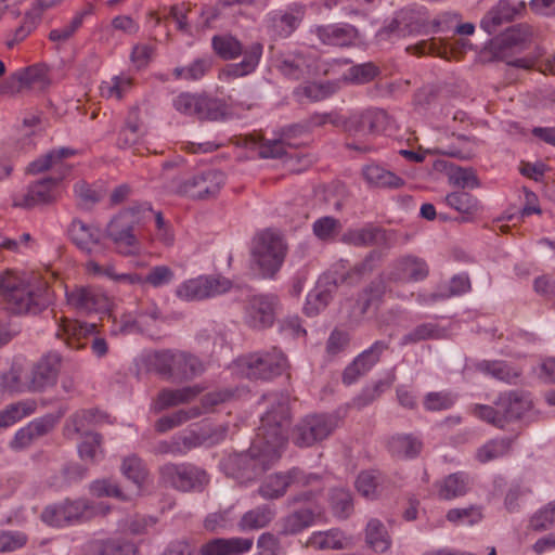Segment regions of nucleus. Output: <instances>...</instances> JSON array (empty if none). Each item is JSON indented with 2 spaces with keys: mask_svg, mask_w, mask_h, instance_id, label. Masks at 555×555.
Masks as SVG:
<instances>
[{
  "mask_svg": "<svg viewBox=\"0 0 555 555\" xmlns=\"http://www.w3.org/2000/svg\"><path fill=\"white\" fill-rule=\"evenodd\" d=\"M278 67L286 77L301 79L309 75L311 62L304 53L293 52L283 55Z\"/></svg>",
  "mask_w": 555,
  "mask_h": 555,
  "instance_id": "35",
  "label": "nucleus"
},
{
  "mask_svg": "<svg viewBox=\"0 0 555 555\" xmlns=\"http://www.w3.org/2000/svg\"><path fill=\"white\" fill-rule=\"evenodd\" d=\"M66 300L73 308L83 311H101L109 306V298L90 286H75L66 291Z\"/></svg>",
  "mask_w": 555,
  "mask_h": 555,
  "instance_id": "13",
  "label": "nucleus"
},
{
  "mask_svg": "<svg viewBox=\"0 0 555 555\" xmlns=\"http://www.w3.org/2000/svg\"><path fill=\"white\" fill-rule=\"evenodd\" d=\"M314 485H321L320 475L307 474L294 467L285 473L267 476L262 480L258 493L266 500H276L284 496L291 486L308 488Z\"/></svg>",
  "mask_w": 555,
  "mask_h": 555,
  "instance_id": "8",
  "label": "nucleus"
},
{
  "mask_svg": "<svg viewBox=\"0 0 555 555\" xmlns=\"http://www.w3.org/2000/svg\"><path fill=\"white\" fill-rule=\"evenodd\" d=\"M532 38L531 27L526 24H518L506 29L490 42V51L495 60L506 62L507 65L530 69L533 62L529 59L511 57L527 48Z\"/></svg>",
  "mask_w": 555,
  "mask_h": 555,
  "instance_id": "6",
  "label": "nucleus"
},
{
  "mask_svg": "<svg viewBox=\"0 0 555 555\" xmlns=\"http://www.w3.org/2000/svg\"><path fill=\"white\" fill-rule=\"evenodd\" d=\"M291 425V409L286 402H279L262 417L256 437L246 454H240L235 462L244 469L250 468L254 474L243 475L247 479L255 477L271 467L280 457L287 442Z\"/></svg>",
  "mask_w": 555,
  "mask_h": 555,
  "instance_id": "1",
  "label": "nucleus"
},
{
  "mask_svg": "<svg viewBox=\"0 0 555 555\" xmlns=\"http://www.w3.org/2000/svg\"><path fill=\"white\" fill-rule=\"evenodd\" d=\"M449 181L461 189H477L480 182L472 168L452 167L449 172Z\"/></svg>",
  "mask_w": 555,
  "mask_h": 555,
  "instance_id": "59",
  "label": "nucleus"
},
{
  "mask_svg": "<svg viewBox=\"0 0 555 555\" xmlns=\"http://www.w3.org/2000/svg\"><path fill=\"white\" fill-rule=\"evenodd\" d=\"M206 278L190 279L178 286L176 294L182 300H201L207 298Z\"/></svg>",
  "mask_w": 555,
  "mask_h": 555,
  "instance_id": "50",
  "label": "nucleus"
},
{
  "mask_svg": "<svg viewBox=\"0 0 555 555\" xmlns=\"http://www.w3.org/2000/svg\"><path fill=\"white\" fill-rule=\"evenodd\" d=\"M138 546L127 540L112 539L101 543L98 555H138Z\"/></svg>",
  "mask_w": 555,
  "mask_h": 555,
  "instance_id": "58",
  "label": "nucleus"
},
{
  "mask_svg": "<svg viewBox=\"0 0 555 555\" xmlns=\"http://www.w3.org/2000/svg\"><path fill=\"white\" fill-rule=\"evenodd\" d=\"M133 80L128 76H115L109 81H104L101 86V93L106 98L120 100L124 93L132 88Z\"/></svg>",
  "mask_w": 555,
  "mask_h": 555,
  "instance_id": "60",
  "label": "nucleus"
},
{
  "mask_svg": "<svg viewBox=\"0 0 555 555\" xmlns=\"http://www.w3.org/2000/svg\"><path fill=\"white\" fill-rule=\"evenodd\" d=\"M312 487L314 489L299 492L289 499L291 504L308 505L294 509L282 519L283 534H298L324 519V507L317 501L324 490L323 478L321 477V485Z\"/></svg>",
  "mask_w": 555,
  "mask_h": 555,
  "instance_id": "4",
  "label": "nucleus"
},
{
  "mask_svg": "<svg viewBox=\"0 0 555 555\" xmlns=\"http://www.w3.org/2000/svg\"><path fill=\"white\" fill-rule=\"evenodd\" d=\"M275 514V509L270 505L256 506L242 515L237 527L243 532L263 529L272 522Z\"/></svg>",
  "mask_w": 555,
  "mask_h": 555,
  "instance_id": "30",
  "label": "nucleus"
},
{
  "mask_svg": "<svg viewBox=\"0 0 555 555\" xmlns=\"http://www.w3.org/2000/svg\"><path fill=\"white\" fill-rule=\"evenodd\" d=\"M386 288V282L382 276L376 278L365 286L359 293L354 305L359 315H364L373 307L377 309L384 301Z\"/></svg>",
  "mask_w": 555,
  "mask_h": 555,
  "instance_id": "27",
  "label": "nucleus"
},
{
  "mask_svg": "<svg viewBox=\"0 0 555 555\" xmlns=\"http://www.w3.org/2000/svg\"><path fill=\"white\" fill-rule=\"evenodd\" d=\"M48 83L46 68L38 65L29 66L23 72L12 76L10 81L1 87L0 93L12 95L15 92H22L24 89H43Z\"/></svg>",
  "mask_w": 555,
  "mask_h": 555,
  "instance_id": "14",
  "label": "nucleus"
},
{
  "mask_svg": "<svg viewBox=\"0 0 555 555\" xmlns=\"http://www.w3.org/2000/svg\"><path fill=\"white\" fill-rule=\"evenodd\" d=\"M278 298L273 295H255L248 299L246 312L249 324L255 328L271 326L278 306Z\"/></svg>",
  "mask_w": 555,
  "mask_h": 555,
  "instance_id": "15",
  "label": "nucleus"
},
{
  "mask_svg": "<svg viewBox=\"0 0 555 555\" xmlns=\"http://www.w3.org/2000/svg\"><path fill=\"white\" fill-rule=\"evenodd\" d=\"M323 44L348 47L358 38V29L352 25H323L314 30Z\"/></svg>",
  "mask_w": 555,
  "mask_h": 555,
  "instance_id": "24",
  "label": "nucleus"
},
{
  "mask_svg": "<svg viewBox=\"0 0 555 555\" xmlns=\"http://www.w3.org/2000/svg\"><path fill=\"white\" fill-rule=\"evenodd\" d=\"M175 361L176 351L172 350L154 351L146 357L149 370L165 378L175 376Z\"/></svg>",
  "mask_w": 555,
  "mask_h": 555,
  "instance_id": "41",
  "label": "nucleus"
},
{
  "mask_svg": "<svg viewBox=\"0 0 555 555\" xmlns=\"http://www.w3.org/2000/svg\"><path fill=\"white\" fill-rule=\"evenodd\" d=\"M444 337V331L433 323H424L416 326L402 338L403 345L416 344L422 340L440 339Z\"/></svg>",
  "mask_w": 555,
  "mask_h": 555,
  "instance_id": "53",
  "label": "nucleus"
},
{
  "mask_svg": "<svg viewBox=\"0 0 555 555\" xmlns=\"http://www.w3.org/2000/svg\"><path fill=\"white\" fill-rule=\"evenodd\" d=\"M223 183L220 171L208 169L175 180L172 191L191 199H209L217 196Z\"/></svg>",
  "mask_w": 555,
  "mask_h": 555,
  "instance_id": "7",
  "label": "nucleus"
},
{
  "mask_svg": "<svg viewBox=\"0 0 555 555\" xmlns=\"http://www.w3.org/2000/svg\"><path fill=\"white\" fill-rule=\"evenodd\" d=\"M441 500H453L465 495L469 490V478L465 473L450 474L436 483Z\"/></svg>",
  "mask_w": 555,
  "mask_h": 555,
  "instance_id": "33",
  "label": "nucleus"
},
{
  "mask_svg": "<svg viewBox=\"0 0 555 555\" xmlns=\"http://www.w3.org/2000/svg\"><path fill=\"white\" fill-rule=\"evenodd\" d=\"M398 268L403 275L412 281L424 280L428 275V268L423 259L406 256L398 261Z\"/></svg>",
  "mask_w": 555,
  "mask_h": 555,
  "instance_id": "55",
  "label": "nucleus"
},
{
  "mask_svg": "<svg viewBox=\"0 0 555 555\" xmlns=\"http://www.w3.org/2000/svg\"><path fill=\"white\" fill-rule=\"evenodd\" d=\"M387 114L383 109H367L347 117V132L351 134L374 133L385 127Z\"/></svg>",
  "mask_w": 555,
  "mask_h": 555,
  "instance_id": "22",
  "label": "nucleus"
},
{
  "mask_svg": "<svg viewBox=\"0 0 555 555\" xmlns=\"http://www.w3.org/2000/svg\"><path fill=\"white\" fill-rule=\"evenodd\" d=\"M330 504L335 516L347 518L353 512L351 493L344 488H334L330 493Z\"/></svg>",
  "mask_w": 555,
  "mask_h": 555,
  "instance_id": "49",
  "label": "nucleus"
},
{
  "mask_svg": "<svg viewBox=\"0 0 555 555\" xmlns=\"http://www.w3.org/2000/svg\"><path fill=\"white\" fill-rule=\"evenodd\" d=\"M240 364L249 378L271 379L283 372L286 358L278 348H272L270 351L251 353L241 359Z\"/></svg>",
  "mask_w": 555,
  "mask_h": 555,
  "instance_id": "10",
  "label": "nucleus"
},
{
  "mask_svg": "<svg viewBox=\"0 0 555 555\" xmlns=\"http://www.w3.org/2000/svg\"><path fill=\"white\" fill-rule=\"evenodd\" d=\"M495 405L500 406V413L505 425L522 417L532 408V402L528 395L522 391H508L500 395Z\"/></svg>",
  "mask_w": 555,
  "mask_h": 555,
  "instance_id": "19",
  "label": "nucleus"
},
{
  "mask_svg": "<svg viewBox=\"0 0 555 555\" xmlns=\"http://www.w3.org/2000/svg\"><path fill=\"white\" fill-rule=\"evenodd\" d=\"M341 223L334 217H322L312 224L313 234L321 241H333L340 232Z\"/></svg>",
  "mask_w": 555,
  "mask_h": 555,
  "instance_id": "56",
  "label": "nucleus"
},
{
  "mask_svg": "<svg viewBox=\"0 0 555 555\" xmlns=\"http://www.w3.org/2000/svg\"><path fill=\"white\" fill-rule=\"evenodd\" d=\"M204 389L205 388L199 385L185 386L177 389L164 388L157 393L154 400V410L160 412L180 404H188L194 401Z\"/></svg>",
  "mask_w": 555,
  "mask_h": 555,
  "instance_id": "20",
  "label": "nucleus"
},
{
  "mask_svg": "<svg viewBox=\"0 0 555 555\" xmlns=\"http://www.w3.org/2000/svg\"><path fill=\"white\" fill-rule=\"evenodd\" d=\"M0 294L16 313L37 314L51 302V289L43 279L14 270L0 274Z\"/></svg>",
  "mask_w": 555,
  "mask_h": 555,
  "instance_id": "2",
  "label": "nucleus"
},
{
  "mask_svg": "<svg viewBox=\"0 0 555 555\" xmlns=\"http://www.w3.org/2000/svg\"><path fill=\"white\" fill-rule=\"evenodd\" d=\"M423 443L412 435H396L388 441V449L393 456L409 459L418 455Z\"/></svg>",
  "mask_w": 555,
  "mask_h": 555,
  "instance_id": "38",
  "label": "nucleus"
},
{
  "mask_svg": "<svg viewBox=\"0 0 555 555\" xmlns=\"http://www.w3.org/2000/svg\"><path fill=\"white\" fill-rule=\"evenodd\" d=\"M337 426L338 421L333 415L309 414L294 427L292 440L297 447H311L326 439Z\"/></svg>",
  "mask_w": 555,
  "mask_h": 555,
  "instance_id": "9",
  "label": "nucleus"
},
{
  "mask_svg": "<svg viewBox=\"0 0 555 555\" xmlns=\"http://www.w3.org/2000/svg\"><path fill=\"white\" fill-rule=\"evenodd\" d=\"M555 525V501L538 511L530 519L529 528L544 531Z\"/></svg>",
  "mask_w": 555,
  "mask_h": 555,
  "instance_id": "64",
  "label": "nucleus"
},
{
  "mask_svg": "<svg viewBox=\"0 0 555 555\" xmlns=\"http://www.w3.org/2000/svg\"><path fill=\"white\" fill-rule=\"evenodd\" d=\"M75 154L76 152L68 147L50 151L42 157L30 163L28 171L34 175L41 173L57 166L64 158H68Z\"/></svg>",
  "mask_w": 555,
  "mask_h": 555,
  "instance_id": "45",
  "label": "nucleus"
},
{
  "mask_svg": "<svg viewBox=\"0 0 555 555\" xmlns=\"http://www.w3.org/2000/svg\"><path fill=\"white\" fill-rule=\"evenodd\" d=\"M383 480L380 473L375 470L361 472L356 480V488L365 498H374Z\"/></svg>",
  "mask_w": 555,
  "mask_h": 555,
  "instance_id": "57",
  "label": "nucleus"
},
{
  "mask_svg": "<svg viewBox=\"0 0 555 555\" xmlns=\"http://www.w3.org/2000/svg\"><path fill=\"white\" fill-rule=\"evenodd\" d=\"M261 54L262 44L259 42L253 43L244 52L243 61L241 63L227 65L221 72V77L225 79H235L253 73L259 63Z\"/></svg>",
  "mask_w": 555,
  "mask_h": 555,
  "instance_id": "28",
  "label": "nucleus"
},
{
  "mask_svg": "<svg viewBox=\"0 0 555 555\" xmlns=\"http://www.w3.org/2000/svg\"><path fill=\"white\" fill-rule=\"evenodd\" d=\"M37 409V402L33 399L22 400L9 404L0 411V427H9L22 418L31 415Z\"/></svg>",
  "mask_w": 555,
  "mask_h": 555,
  "instance_id": "40",
  "label": "nucleus"
},
{
  "mask_svg": "<svg viewBox=\"0 0 555 555\" xmlns=\"http://www.w3.org/2000/svg\"><path fill=\"white\" fill-rule=\"evenodd\" d=\"M143 134L144 125L140 108L139 106H132L125 120V126L118 133V145L121 147H130L138 143Z\"/></svg>",
  "mask_w": 555,
  "mask_h": 555,
  "instance_id": "31",
  "label": "nucleus"
},
{
  "mask_svg": "<svg viewBox=\"0 0 555 555\" xmlns=\"http://www.w3.org/2000/svg\"><path fill=\"white\" fill-rule=\"evenodd\" d=\"M446 518L454 525L474 526L483 518L482 507L469 505L467 507L451 508L448 511Z\"/></svg>",
  "mask_w": 555,
  "mask_h": 555,
  "instance_id": "48",
  "label": "nucleus"
},
{
  "mask_svg": "<svg viewBox=\"0 0 555 555\" xmlns=\"http://www.w3.org/2000/svg\"><path fill=\"white\" fill-rule=\"evenodd\" d=\"M254 545L251 538H217L201 546V555H243L248 553Z\"/></svg>",
  "mask_w": 555,
  "mask_h": 555,
  "instance_id": "18",
  "label": "nucleus"
},
{
  "mask_svg": "<svg viewBox=\"0 0 555 555\" xmlns=\"http://www.w3.org/2000/svg\"><path fill=\"white\" fill-rule=\"evenodd\" d=\"M395 378L396 376L392 374L387 380H379L373 386L364 388L362 392L353 399V405L361 409L370 404L380 396L385 388H389L392 385Z\"/></svg>",
  "mask_w": 555,
  "mask_h": 555,
  "instance_id": "61",
  "label": "nucleus"
},
{
  "mask_svg": "<svg viewBox=\"0 0 555 555\" xmlns=\"http://www.w3.org/2000/svg\"><path fill=\"white\" fill-rule=\"evenodd\" d=\"M61 364L56 353H49L41 358L33 369L29 379V391H41L55 383Z\"/></svg>",
  "mask_w": 555,
  "mask_h": 555,
  "instance_id": "16",
  "label": "nucleus"
},
{
  "mask_svg": "<svg viewBox=\"0 0 555 555\" xmlns=\"http://www.w3.org/2000/svg\"><path fill=\"white\" fill-rule=\"evenodd\" d=\"M442 41V39L437 40L436 38H431L429 40H422L415 44L406 47V52L411 55L416 56L429 54L433 56L441 57L443 60H449V52L447 47L439 46V43Z\"/></svg>",
  "mask_w": 555,
  "mask_h": 555,
  "instance_id": "54",
  "label": "nucleus"
},
{
  "mask_svg": "<svg viewBox=\"0 0 555 555\" xmlns=\"http://www.w3.org/2000/svg\"><path fill=\"white\" fill-rule=\"evenodd\" d=\"M477 369L485 374H489L508 384L514 383L521 374L519 370L503 361H483L477 365Z\"/></svg>",
  "mask_w": 555,
  "mask_h": 555,
  "instance_id": "44",
  "label": "nucleus"
},
{
  "mask_svg": "<svg viewBox=\"0 0 555 555\" xmlns=\"http://www.w3.org/2000/svg\"><path fill=\"white\" fill-rule=\"evenodd\" d=\"M75 433H80L88 427L108 422V415L99 409H87L75 413L70 418Z\"/></svg>",
  "mask_w": 555,
  "mask_h": 555,
  "instance_id": "47",
  "label": "nucleus"
},
{
  "mask_svg": "<svg viewBox=\"0 0 555 555\" xmlns=\"http://www.w3.org/2000/svg\"><path fill=\"white\" fill-rule=\"evenodd\" d=\"M212 48L217 55L223 60H233L243 52L242 43L232 36H215Z\"/></svg>",
  "mask_w": 555,
  "mask_h": 555,
  "instance_id": "51",
  "label": "nucleus"
},
{
  "mask_svg": "<svg viewBox=\"0 0 555 555\" xmlns=\"http://www.w3.org/2000/svg\"><path fill=\"white\" fill-rule=\"evenodd\" d=\"M153 209L150 204H133L119 210L106 224L105 236L116 253L122 256H133L140 251L138 231L153 220Z\"/></svg>",
  "mask_w": 555,
  "mask_h": 555,
  "instance_id": "3",
  "label": "nucleus"
},
{
  "mask_svg": "<svg viewBox=\"0 0 555 555\" xmlns=\"http://www.w3.org/2000/svg\"><path fill=\"white\" fill-rule=\"evenodd\" d=\"M23 367L12 364L5 372H0V393H20L29 391V383L23 378Z\"/></svg>",
  "mask_w": 555,
  "mask_h": 555,
  "instance_id": "42",
  "label": "nucleus"
},
{
  "mask_svg": "<svg viewBox=\"0 0 555 555\" xmlns=\"http://www.w3.org/2000/svg\"><path fill=\"white\" fill-rule=\"evenodd\" d=\"M286 253L287 245L283 237L272 230H263L253 238L250 255L262 278H273L278 273Z\"/></svg>",
  "mask_w": 555,
  "mask_h": 555,
  "instance_id": "5",
  "label": "nucleus"
},
{
  "mask_svg": "<svg viewBox=\"0 0 555 555\" xmlns=\"http://www.w3.org/2000/svg\"><path fill=\"white\" fill-rule=\"evenodd\" d=\"M95 331L96 324L94 323H81L77 320L62 317L57 322V331L55 335L69 348L80 349L85 346L81 340Z\"/></svg>",
  "mask_w": 555,
  "mask_h": 555,
  "instance_id": "17",
  "label": "nucleus"
},
{
  "mask_svg": "<svg viewBox=\"0 0 555 555\" xmlns=\"http://www.w3.org/2000/svg\"><path fill=\"white\" fill-rule=\"evenodd\" d=\"M210 67L209 60L197 59L186 66H177L172 70V76L176 80L195 81L202 79Z\"/></svg>",
  "mask_w": 555,
  "mask_h": 555,
  "instance_id": "46",
  "label": "nucleus"
},
{
  "mask_svg": "<svg viewBox=\"0 0 555 555\" xmlns=\"http://www.w3.org/2000/svg\"><path fill=\"white\" fill-rule=\"evenodd\" d=\"M446 202L456 211L467 216H473L478 210V199L464 191H457L447 195Z\"/></svg>",
  "mask_w": 555,
  "mask_h": 555,
  "instance_id": "52",
  "label": "nucleus"
},
{
  "mask_svg": "<svg viewBox=\"0 0 555 555\" xmlns=\"http://www.w3.org/2000/svg\"><path fill=\"white\" fill-rule=\"evenodd\" d=\"M85 271L93 276H106L116 283L140 284L142 278L138 273H119L113 263L100 264L94 259H89L83 264Z\"/></svg>",
  "mask_w": 555,
  "mask_h": 555,
  "instance_id": "32",
  "label": "nucleus"
},
{
  "mask_svg": "<svg viewBox=\"0 0 555 555\" xmlns=\"http://www.w3.org/2000/svg\"><path fill=\"white\" fill-rule=\"evenodd\" d=\"M365 181L376 188L399 189L404 185V180L377 164L366 165L362 169Z\"/></svg>",
  "mask_w": 555,
  "mask_h": 555,
  "instance_id": "34",
  "label": "nucleus"
},
{
  "mask_svg": "<svg viewBox=\"0 0 555 555\" xmlns=\"http://www.w3.org/2000/svg\"><path fill=\"white\" fill-rule=\"evenodd\" d=\"M159 474L163 482L180 491L201 490L208 483L207 474L191 464L167 463Z\"/></svg>",
  "mask_w": 555,
  "mask_h": 555,
  "instance_id": "11",
  "label": "nucleus"
},
{
  "mask_svg": "<svg viewBox=\"0 0 555 555\" xmlns=\"http://www.w3.org/2000/svg\"><path fill=\"white\" fill-rule=\"evenodd\" d=\"M199 106L197 118L201 120L218 121L230 115L228 105L218 99L202 95Z\"/></svg>",
  "mask_w": 555,
  "mask_h": 555,
  "instance_id": "43",
  "label": "nucleus"
},
{
  "mask_svg": "<svg viewBox=\"0 0 555 555\" xmlns=\"http://www.w3.org/2000/svg\"><path fill=\"white\" fill-rule=\"evenodd\" d=\"M299 18L292 13L276 14L270 20V27L275 36L288 37L297 27Z\"/></svg>",
  "mask_w": 555,
  "mask_h": 555,
  "instance_id": "63",
  "label": "nucleus"
},
{
  "mask_svg": "<svg viewBox=\"0 0 555 555\" xmlns=\"http://www.w3.org/2000/svg\"><path fill=\"white\" fill-rule=\"evenodd\" d=\"M380 255L372 250L370 251L363 260L356 263L352 268H350L347 272L340 275L339 282L340 284L347 285H357L364 278L370 275L375 270V262L378 261Z\"/></svg>",
  "mask_w": 555,
  "mask_h": 555,
  "instance_id": "37",
  "label": "nucleus"
},
{
  "mask_svg": "<svg viewBox=\"0 0 555 555\" xmlns=\"http://www.w3.org/2000/svg\"><path fill=\"white\" fill-rule=\"evenodd\" d=\"M341 240L344 243L353 246L385 245L388 235L386 230L370 224L364 228L348 230L344 233Z\"/></svg>",
  "mask_w": 555,
  "mask_h": 555,
  "instance_id": "26",
  "label": "nucleus"
},
{
  "mask_svg": "<svg viewBox=\"0 0 555 555\" xmlns=\"http://www.w3.org/2000/svg\"><path fill=\"white\" fill-rule=\"evenodd\" d=\"M237 145L255 149L261 158H276L286 154V146H291L286 135L278 140H266L260 133L242 137Z\"/></svg>",
  "mask_w": 555,
  "mask_h": 555,
  "instance_id": "21",
  "label": "nucleus"
},
{
  "mask_svg": "<svg viewBox=\"0 0 555 555\" xmlns=\"http://www.w3.org/2000/svg\"><path fill=\"white\" fill-rule=\"evenodd\" d=\"M366 545L375 553H385L391 546V535L385 524L378 518H371L364 529Z\"/></svg>",
  "mask_w": 555,
  "mask_h": 555,
  "instance_id": "29",
  "label": "nucleus"
},
{
  "mask_svg": "<svg viewBox=\"0 0 555 555\" xmlns=\"http://www.w3.org/2000/svg\"><path fill=\"white\" fill-rule=\"evenodd\" d=\"M69 236L77 248L88 255H99L107 250L103 242V233L94 224L74 220L69 227Z\"/></svg>",
  "mask_w": 555,
  "mask_h": 555,
  "instance_id": "12",
  "label": "nucleus"
},
{
  "mask_svg": "<svg viewBox=\"0 0 555 555\" xmlns=\"http://www.w3.org/2000/svg\"><path fill=\"white\" fill-rule=\"evenodd\" d=\"M62 178H47L31 184L26 194L15 202L16 206L31 208L55 201L54 188Z\"/></svg>",
  "mask_w": 555,
  "mask_h": 555,
  "instance_id": "23",
  "label": "nucleus"
},
{
  "mask_svg": "<svg viewBox=\"0 0 555 555\" xmlns=\"http://www.w3.org/2000/svg\"><path fill=\"white\" fill-rule=\"evenodd\" d=\"M87 506L82 502H66L59 507H48L42 513V519L52 526L85 518Z\"/></svg>",
  "mask_w": 555,
  "mask_h": 555,
  "instance_id": "25",
  "label": "nucleus"
},
{
  "mask_svg": "<svg viewBox=\"0 0 555 555\" xmlns=\"http://www.w3.org/2000/svg\"><path fill=\"white\" fill-rule=\"evenodd\" d=\"M205 371L203 361L189 352L176 351L175 375L184 379H192Z\"/></svg>",
  "mask_w": 555,
  "mask_h": 555,
  "instance_id": "39",
  "label": "nucleus"
},
{
  "mask_svg": "<svg viewBox=\"0 0 555 555\" xmlns=\"http://www.w3.org/2000/svg\"><path fill=\"white\" fill-rule=\"evenodd\" d=\"M514 439L501 437L488 440L476 451L478 462L485 464L507 455L513 447Z\"/></svg>",
  "mask_w": 555,
  "mask_h": 555,
  "instance_id": "36",
  "label": "nucleus"
},
{
  "mask_svg": "<svg viewBox=\"0 0 555 555\" xmlns=\"http://www.w3.org/2000/svg\"><path fill=\"white\" fill-rule=\"evenodd\" d=\"M379 74V68L374 63H364L350 67L345 79L354 83H367Z\"/></svg>",
  "mask_w": 555,
  "mask_h": 555,
  "instance_id": "62",
  "label": "nucleus"
}]
</instances>
